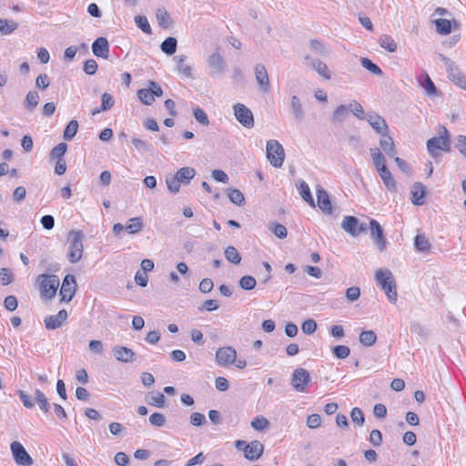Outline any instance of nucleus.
Listing matches in <instances>:
<instances>
[{"mask_svg":"<svg viewBox=\"0 0 466 466\" xmlns=\"http://www.w3.org/2000/svg\"><path fill=\"white\" fill-rule=\"evenodd\" d=\"M427 149L432 157L439 156V150L450 151V135L445 127H440L439 137H433L427 141Z\"/></svg>","mask_w":466,"mask_h":466,"instance_id":"obj_1","label":"nucleus"},{"mask_svg":"<svg viewBox=\"0 0 466 466\" xmlns=\"http://www.w3.org/2000/svg\"><path fill=\"white\" fill-rule=\"evenodd\" d=\"M39 291L45 299H51L56 296L59 286V278L56 275L41 274L37 277Z\"/></svg>","mask_w":466,"mask_h":466,"instance_id":"obj_2","label":"nucleus"},{"mask_svg":"<svg viewBox=\"0 0 466 466\" xmlns=\"http://www.w3.org/2000/svg\"><path fill=\"white\" fill-rule=\"evenodd\" d=\"M68 238L71 241L67 258L71 263L78 262L83 256V238L82 231L72 229L68 233Z\"/></svg>","mask_w":466,"mask_h":466,"instance_id":"obj_3","label":"nucleus"},{"mask_svg":"<svg viewBox=\"0 0 466 466\" xmlns=\"http://www.w3.org/2000/svg\"><path fill=\"white\" fill-rule=\"evenodd\" d=\"M267 157L274 167H281L285 159V151L278 140H268L266 147Z\"/></svg>","mask_w":466,"mask_h":466,"instance_id":"obj_4","label":"nucleus"},{"mask_svg":"<svg viewBox=\"0 0 466 466\" xmlns=\"http://www.w3.org/2000/svg\"><path fill=\"white\" fill-rule=\"evenodd\" d=\"M341 228L351 237H358L368 229L366 223L360 222L359 218L353 216H345L341 222Z\"/></svg>","mask_w":466,"mask_h":466,"instance_id":"obj_5","label":"nucleus"},{"mask_svg":"<svg viewBox=\"0 0 466 466\" xmlns=\"http://www.w3.org/2000/svg\"><path fill=\"white\" fill-rule=\"evenodd\" d=\"M310 382L309 371L303 368H297L291 377L292 388L298 392H306Z\"/></svg>","mask_w":466,"mask_h":466,"instance_id":"obj_6","label":"nucleus"},{"mask_svg":"<svg viewBox=\"0 0 466 466\" xmlns=\"http://www.w3.org/2000/svg\"><path fill=\"white\" fill-rule=\"evenodd\" d=\"M12 455L15 463L19 466H31L34 460L19 441H13L10 445Z\"/></svg>","mask_w":466,"mask_h":466,"instance_id":"obj_7","label":"nucleus"},{"mask_svg":"<svg viewBox=\"0 0 466 466\" xmlns=\"http://www.w3.org/2000/svg\"><path fill=\"white\" fill-rule=\"evenodd\" d=\"M234 116L236 119L245 127L251 128L254 127V116L252 111L241 103L233 106Z\"/></svg>","mask_w":466,"mask_h":466,"instance_id":"obj_8","label":"nucleus"},{"mask_svg":"<svg viewBox=\"0 0 466 466\" xmlns=\"http://www.w3.org/2000/svg\"><path fill=\"white\" fill-rule=\"evenodd\" d=\"M76 289V278L73 275H66L62 282L60 289L61 300L69 302L73 299Z\"/></svg>","mask_w":466,"mask_h":466,"instance_id":"obj_9","label":"nucleus"},{"mask_svg":"<svg viewBox=\"0 0 466 466\" xmlns=\"http://www.w3.org/2000/svg\"><path fill=\"white\" fill-rule=\"evenodd\" d=\"M208 65L212 75H223L227 69V62L218 52L208 56Z\"/></svg>","mask_w":466,"mask_h":466,"instance_id":"obj_10","label":"nucleus"},{"mask_svg":"<svg viewBox=\"0 0 466 466\" xmlns=\"http://www.w3.org/2000/svg\"><path fill=\"white\" fill-rule=\"evenodd\" d=\"M365 120H367L370 126L380 135L389 131L386 120L379 114L368 112L365 115Z\"/></svg>","mask_w":466,"mask_h":466,"instance_id":"obj_11","label":"nucleus"},{"mask_svg":"<svg viewBox=\"0 0 466 466\" xmlns=\"http://www.w3.org/2000/svg\"><path fill=\"white\" fill-rule=\"evenodd\" d=\"M370 238L374 240V242L377 244L380 251H383L386 248V239L383 235V229L380 223L371 218L370 220Z\"/></svg>","mask_w":466,"mask_h":466,"instance_id":"obj_12","label":"nucleus"},{"mask_svg":"<svg viewBox=\"0 0 466 466\" xmlns=\"http://www.w3.org/2000/svg\"><path fill=\"white\" fill-rule=\"evenodd\" d=\"M237 358V352L232 347L219 348L216 352V360L220 366L233 364Z\"/></svg>","mask_w":466,"mask_h":466,"instance_id":"obj_13","label":"nucleus"},{"mask_svg":"<svg viewBox=\"0 0 466 466\" xmlns=\"http://www.w3.org/2000/svg\"><path fill=\"white\" fill-rule=\"evenodd\" d=\"M263 451V444L258 441H254L245 446L244 455L246 459L254 461L258 460L262 456Z\"/></svg>","mask_w":466,"mask_h":466,"instance_id":"obj_14","label":"nucleus"},{"mask_svg":"<svg viewBox=\"0 0 466 466\" xmlns=\"http://www.w3.org/2000/svg\"><path fill=\"white\" fill-rule=\"evenodd\" d=\"M316 194H317V201L319 208L325 213V214H331L332 213V206L331 202L329 197V194L327 191L321 187L318 186L316 187Z\"/></svg>","mask_w":466,"mask_h":466,"instance_id":"obj_15","label":"nucleus"},{"mask_svg":"<svg viewBox=\"0 0 466 466\" xmlns=\"http://www.w3.org/2000/svg\"><path fill=\"white\" fill-rule=\"evenodd\" d=\"M92 52L97 57L107 58L109 45L106 37H98L92 44Z\"/></svg>","mask_w":466,"mask_h":466,"instance_id":"obj_16","label":"nucleus"},{"mask_svg":"<svg viewBox=\"0 0 466 466\" xmlns=\"http://www.w3.org/2000/svg\"><path fill=\"white\" fill-rule=\"evenodd\" d=\"M67 319L66 309H61L56 315H50L45 319V325L47 329H56L63 325Z\"/></svg>","mask_w":466,"mask_h":466,"instance_id":"obj_17","label":"nucleus"},{"mask_svg":"<svg viewBox=\"0 0 466 466\" xmlns=\"http://www.w3.org/2000/svg\"><path fill=\"white\" fill-rule=\"evenodd\" d=\"M114 357L121 362H132L136 353L129 348L124 346H116L112 350Z\"/></svg>","mask_w":466,"mask_h":466,"instance_id":"obj_18","label":"nucleus"},{"mask_svg":"<svg viewBox=\"0 0 466 466\" xmlns=\"http://www.w3.org/2000/svg\"><path fill=\"white\" fill-rule=\"evenodd\" d=\"M449 79L456 86L466 90V76L460 70L457 65L452 66V70L447 71Z\"/></svg>","mask_w":466,"mask_h":466,"instance_id":"obj_19","label":"nucleus"},{"mask_svg":"<svg viewBox=\"0 0 466 466\" xmlns=\"http://www.w3.org/2000/svg\"><path fill=\"white\" fill-rule=\"evenodd\" d=\"M255 76L261 89L268 91L269 88V80L266 67L263 65L258 64L255 66Z\"/></svg>","mask_w":466,"mask_h":466,"instance_id":"obj_20","label":"nucleus"},{"mask_svg":"<svg viewBox=\"0 0 466 466\" xmlns=\"http://www.w3.org/2000/svg\"><path fill=\"white\" fill-rule=\"evenodd\" d=\"M411 202L416 206H421L424 203L426 188L420 182H415L410 190Z\"/></svg>","mask_w":466,"mask_h":466,"instance_id":"obj_21","label":"nucleus"},{"mask_svg":"<svg viewBox=\"0 0 466 466\" xmlns=\"http://www.w3.org/2000/svg\"><path fill=\"white\" fill-rule=\"evenodd\" d=\"M290 109L296 121H303L305 117V111L300 98L296 95H293L290 98Z\"/></svg>","mask_w":466,"mask_h":466,"instance_id":"obj_22","label":"nucleus"},{"mask_svg":"<svg viewBox=\"0 0 466 466\" xmlns=\"http://www.w3.org/2000/svg\"><path fill=\"white\" fill-rule=\"evenodd\" d=\"M381 137L380 139V146L382 150L390 157H395L397 154V150L395 148V145L392 137L386 133L380 134Z\"/></svg>","mask_w":466,"mask_h":466,"instance_id":"obj_23","label":"nucleus"},{"mask_svg":"<svg viewBox=\"0 0 466 466\" xmlns=\"http://www.w3.org/2000/svg\"><path fill=\"white\" fill-rule=\"evenodd\" d=\"M455 28L459 27V23L456 20H448L444 18H439L435 20L436 31L440 35H449L451 32V25Z\"/></svg>","mask_w":466,"mask_h":466,"instance_id":"obj_24","label":"nucleus"},{"mask_svg":"<svg viewBox=\"0 0 466 466\" xmlns=\"http://www.w3.org/2000/svg\"><path fill=\"white\" fill-rule=\"evenodd\" d=\"M375 279L381 289L386 288L390 281L394 280L393 275L390 269H378L375 274Z\"/></svg>","mask_w":466,"mask_h":466,"instance_id":"obj_25","label":"nucleus"},{"mask_svg":"<svg viewBox=\"0 0 466 466\" xmlns=\"http://www.w3.org/2000/svg\"><path fill=\"white\" fill-rule=\"evenodd\" d=\"M370 156L378 173L388 168L385 164V157L379 148H370Z\"/></svg>","mask_w":466,"mask_h":466,"instance_id":"obj_26","label":"nucleus"},{"mask_svg":"<svg viewBox=\"0 0 466 466\" xmlns=\"http://www.w3.org/2000/svg\"><path fill=\"white\" fill-rule=\"evenodd\" d=\"M186 55H179L174 57V60L177 62V70L183 74L186 77H192V68L188 65H185L184 62L187 60Z\"/></svg>","mask_w":466,"mask_h":466,"instance_id":"obj_27","label":"nucleus"},{"mask_svg":"<svg viewBox=\"0 0 466 466\" xmlns=\"http://www.w3.org/2000/svg\"><path fill=\"white\" fill-rule=\"evenodd\" d=\"M177 41L173 36L167 37L160 45L161 51L167 55L172 56L176 53Z\"/></svg>","mask_w":466,"mask_h":466,"instance_id":"obj_28","label":"nucleus"},{"mask_svg":"<svg viewBox=\"0 0 466 466\" xmlns=\"http://www.w3.org/2000/svg\"><path fill=\"white\" fill-rule=\"evenodd\" d=\"M175 175L181 183L188 184L195 177L196 170L193 167H185L178 169Z\"/></svg>","mask_w":466,"mask_h":466,"instance_id":"obj_29","label":"nucleus"},{"mask_svg":"<svg viewBox=\"0 0 466 466\" xmlns=\"http://www.w3.org/2000/svg\"><path fill=\"white\" fill-rule=\"evenodd\" d=\"M144 227V223L141 218L136 217L127 220V225L125 226L126 230L129 234H137L142 230Z\"/></svg>","mask_w":466,"mask_h":466,"instance_id":"obj_30","label":"nucleus"},{"mask_svg":"<svg viewBox=\"0 0 466 466\" xmlns=\"http://www.w3.org/2000/svg\"><path fill=\"white\" fill-rule=\"evenodd\" d=\"M379 174L387 189L390 192H396L397 186L390 171L387 168L386 170L379 172Z\"/></svg>","mask_w":466,"mask_h":466,"instance_id":"obj_31","label":"nucleus"},{"mask_svg":"<svg viewBox=\"0 0 466 466\" xmlns=\"http://www.w3.org/2000/svg\"><path fill=\"white\" fill-rule=\"evenodd\" d=\"M379 43L380 47L384 48L390 53H394L397 51V43L395 40L389 35H382L379 39Z\"/></svg>","mask_w":466,"mask_h":466,"instance_id":"obj_32","label":"nucleus"},{"mask_svg":"<svg viewBox=\"0 0 466 466\" xmlns=\"http://www.w3.org/2000/svg\"><path fill=\"white\" fill-rule=\"evenodd\" d=\"M34 398H35V402L38 404L39 409L43 412L47 413L49 411L50 405H49L48 400L46 397V395L44 394V392L38 389L35 390Z\"/></svg>","mask_w":466,"mask_h":466,"instance_id":"obj_33","label":"nucleus"},{"mask_svg":"<svg viewBox=\"0 0 466 466\" xmlns=\"http://www.w3.org/2000/svg\"><path fill=\"white\" fill-rule=\"evenodd\" d=\"M18 27V23L14 20H7L0 18V34L9 35L15 31Z\"/></svg>","mask_w":466,"mask_h":466,"instance_id":"obj_34","label":"nucleus"},{"mask_svg":"<svg viewBox=\"0 0 466 466\" xmlns=\"http://www.w3.org/2000/svg\"><path fill=\"white\" fill-rule=\"evenodd\" d=\"M39 102V95L36 91L31 90L29 91L25 99V107L29 110L33 111Z\"/></svg>","mask_w":466,"mask_h":466,"instance_id":"obj_35","label":"nucleus"},{"mask_svg":"<svg viewBox=\"0 0 466 466\" xmlns=\"http://www.w3.org/2000/svg\"><path fill=\"white\" fill-rule=\"evenodd\" d=\"M299 190L303 200L309 203L311 207H315L314 199L312 198L309 187L305 181L302 180L299 182Z\"/></svg>","mask_w":466,"mask_h":466,"instance_id":"obj_36","label":"nucleus"},{"mask_svg":"<svg viewBox=\"0 0 466 466\" xmlns=\"http://www.w3.org/2000/svg\"><path fill=\"white\" fill-rule=\"evenodd\" d=\"M414 247L420 252H427L431 248V243L424 235H417L414 238Z\"/></svg>","mask_w":466,"mask_h":466,"instance_id":"obj_37","label":"nucleus"},{"mask_svg":"<svg viewBox=\"0 0 466 466\" xmlns=\"http://www.w3.org/2000/svg\"><path fill=\"white\" fill-rule=\"evenodd\" d=\"M377 340V335L373 330H365L360 334V342L365 347L372 346Z\"/></svg>","mask_w":466,"mask_h":466,"instance_id":"obj_38","label":"nucleus"},{"mask_svg":"<svg viewBox=\"0 0 466 466\" xmlns=\"http://www.w3.org/2000/svg\"><path fill=\"white\" fill-rule=\"evenodd\" d=\"M225 257L228 261L233 264H239L241 262V256L237 248L233 246H228L224 251Z\"/></svg>","mask_w":466,"mask_h":466,"instance_id":"obj_39","label":"nucleus"},{"mask_svg":"<svg viewBox=\"0 0 466 466\" xmlns=\"http://www.w3.org/2000/svg\"><path fill=\"white\" fill-rule=\"evenodd\" d=\"M228 197L232 203L238 207H241L245 204V198L243 193L237 188L228 189Z\"/></svg>","mask_w":466,"mask_h":466,"instance_id":"obj_40","label":"nucleus"},{"mask_svg":"<svg viewBox=\"0 0 466 466\" xmlns=\"http://www.w3.org/2000/svg\"><path fill=\"white\" fill-rule=\"evenodd\" d=\"M311 66L325 79H330V74L329 73L328 66L319 59L311 60Z\"/></svg>","mask_w":466,"mask_h":466,"instance_id":"obj_41","label":"nucleus"},{"mask_svg":"<svg viewBox=\"0 0 466 466\" xmlns=\"http://www.w3.org/2000/svg\"><path fill=\"white\" fill-rule=\"evenodd\" d=\"M157 20L158 25L163 28H169L172 25V20L168 15V13L164 9H157Z\"/></svg>","mask_w":466,"mask_h":466,"instance_id":"obj_42","label":"nucleus"},{"mask_svg":"<svg viewBox=\"0 0 466 466\" xmlns=\"http://www.w3.org/2000/svg\"><path fill=\"white\" fill-rule=\"evenodd\" d=\"M137 96L139 100L147 106H150L155 101V97L153 96V94L151 92L150 87L147 88H142L137 91Z\"/></svg>","mask_w":466,"mask_h":466,"instance_id":"obj_43","label":"nucleus"},{"mask_svg":"<svg viewBox=\"0 0 466 466\" xmlns=\"http://www.w3.org/2000/svg\"><path fill=\"white\" fill-rule=\"evenodd\" d=\"M66 150L67 145L64 142H61L51 150L49 157L51 159H64L63 157L66 154Z\"/></svg>","mask_w":466,"mask_h":466,"instance_id":"obj_44","label":"nucleus"},{"mask_svg":"<svg viewBox=\"0 0 466 466\" xmlns=\"http://www.w3.org/2000/svg\"><path fill=\"white\" fill-rule=\"evenodd\" d=\"M349 115V106L340 105L335 108L332 114V120L342 122Z\"/></svg>","mask_w":466,"mask_h":466,"instance_id":"obj_45","label":"nucleus"},{"mask_svg":"<svg viewBox=\"0 0 466 466\" xmlns=\"http://www.w3.org/2000/svg\"><path fill=\"white\" fill-rule=\"evenodd\" d=\"M360 64L365 69H367L368 71H370V73H372L376 76H380L383 74L382 70L376 64H374L370 59H369L367 57L361 58Z\"/></svg>","mask_w":466,"mask_h":466,"instance_id":"obj_46","label":"nucleus"},{"mask_svg":"<svg viewBox=\"0 0 466 466\" xmlns=\"http://www.w3.org/2000/svg\"><path fill=\"white\" fill-rule=\"evenodd\" d=\"M78 130V122L76 120H71L64 130V138L66 140H71Z\"/></svg>","mask_w":466,"mask_h":466,"instance_id":"obj_47","label":"nucleus"},{"mask_svg":"<svg viewBox=\"0 0 466 466\" xmlns=\"http://www.w3.org/2000/svg\"><path fill=\"white\" fill-rule=\"evenodd\" d=\"M382 289L384 290L388 299L392 303H396L398 295L395 279L390 281L386 288H383Z\"/></svg>","mask_w":466,"mask_h":466,"instance_id":"obj_48","label":"nucleus"},{"mask_svg":"<svg viewBox=\"0 0 466 466\" xmlns=\"http://www.w3.org/2000/svg\"><path fill=\"white\" fill-rule=\"evenodd\" d=\"M238 285L242 289L245 290H251L253 289L257 285V280L252 276H243L239 281Z\"/></svg>","mask_w":466,"mask_h":466,"instance_id":"obj_49","label":"nucleus"},{"mask_svg":"<svg viewBox=\"0 0 466 466\" xmlns=\"http://www.w3.org/2000/svg\"><path fill=\"white\" fill-rule=\"evenodd\" d=\"M166 183L171 193L176 194L179 191L181 182L176 175L167 177Z\"/></svg>","mask_w":466,"mask_h":466,"instance_id":"obj_50","label":"nucleus"},{"mask_svg":"<svg viewBox=\"0 0 466 466\" xmlns=\"http://www.w3.org/2000/svg\"><path fill=\"white\" fill-rule=\"evenodd\" d=\"M135 23L138 28H140L146 34H151V27L145 15H137L135 17Z\"/></svg>","mask_w":466,"mask_h":466,"instance_id":"obj_51","label":"nucleus"},{"mask_svg":"<svg viewBox=\"0 0 466 466\" xmlns=\"http://www.w3.org/2000/svg\"><path fill=\"white\" fill-rule=\"evenodd\" d=\"M269 229L279 238H285L288 231L284 225L272 222L269 224Z\"/></svg>","mask_w":466,"mask_h":466,"instance_id":"obj_52","label":"nucleus"},{"mask_svg":"<svg viewBox=\"0 0 466 466\" xmlns=\"http://www.w3.org/2000/svg\"><path fill=\"white\" fill-rule=\"evenodd\" d=\"M149 423L156 427H163L166 424V417L159 412L152 413L148 418Z\"/></svg>","mask_w":466,"mask_h":466,"instance_id":"obj_53","label":"nucleus"},{"mask_svg":"<svg viewBox=\"0 0 466 466\" xmlns=\"http://www.w3.org/2000/svg\"><path fill=\"white\" fill-rule=\"evenodd\" d=\"M351 420L358 426H362L365 420L364 413L360 408H353L350 411Z\"/></svg>","mask_w":466,"mask_h":466,"instance_id":"obj_54","label":"nucleus"},{"mask_svg":"<svg viewBox=\"0 0 466 466\" xmlns=\"http://www.w3.org/2000/svg\"><path fill=\"white\" fill-rule=\"evenodd\" d=\"M332 352L338 359L343 360L350 355V350L348 346L337 345L333 348Z\"/></svg>","mask_w":466,"mask_h":466,"instance_id":"obj_55","label":"nucleus"},{"mask_svg":"<svg viewBox=\"0 0 466 466\" xmlns=\"http://www.w3.org/2000/svg\"><path fill=\"white\" fill-rule=\"evenodd\" d=\"M349 110H350L352 114L356 116L358 118L365 119L366 114H364L363 107L359 102L353 101L352 103H350L349 105Z\"/></svg>","mask_w":466,"mask_h":466,"instance_id":"obj_56","label":"nucleus"},{"mask_svg":"<svg viewBox=\"0 0 466 466\" xmlns=\"http://www.w3.org/2000/svg\"><path fill=\"white\" fill-rule=\"evenodd\" d=\"M251 427L257 431H263L264 429L268 428V424H269V421L262 417V416H258V417H256L252 421H251Z\"/></svg>","mask_w":466,"mask_h":466,"instance_id":"obj_57","label":"nucleus"},{"mask_svg":"<svg viewBox=\"0 0 466 466\" xmlns=\"http://www.w3.org/2000/svg\"><path fill=\"white\" fill-rule=\"evenodd\" d=\"M309 46H310L311 50H313L314 52H316L319 55H321V56L328 55V50L326 49V47L324 46L322 42H320L319 40H317V39L310 40Z\"/></svg>","mask_w":466,"mask_h":466,"instance_id":"obj_58","label":"nucleus"},{"mask_svg":"<svg viewBox=\"0 0 466 466\" xmlns=\"http://www.w3.org/2000/svg\"><path fill=\"white\" fill-rule=\"evenodd\" d=\"M193 115H194V117L196 118V120L203 125V126H208L209 121H208V117L207 116V114L204 112V110H202L201 108L198 107V108H195L194 111H193Z\"/></svg>","mask_w":466,"mask_h":466,"instance_id":"obj_59","label":"nucleus"},{"mask_svg":"<svg viewBox=\"0 0 466 466\" xmlns=\"http://www.w3.org/2000/svg\"><path fill=\"white\" fill-rule=\"evenodd\" d=\"M301 329L305 334L310 335L316 331L317 323L314 319H307L302 323Z\"/></svg>","mask_w":466,"mask_h":466,"instance_id":"obj_60","label":"nucleus"},{"mask_svg":"<svg viewBox=\"0 0 466 466\" xmlns=\"http://www.w3.org/2000/svg\"><path fill=\"white\" fill-rule=\"evenodd\" d=\"M370 442L375 446L380 447L382 443V434L379 430H372L369 437Z\"/></svg>","mask_w":466,"mask_h":466,"instance_id":"obj_61","label":"nucleus"},{"mask_svg":"<svg viewBox=\"0 0 466 466\" xmlns=\"http://www.w3.org/2000/svg\"><path fill=\"white\" fill-rule=\"evenodd\" d=\"M189 420L191 425L197 427L202 426L207 421L205 416L202 413L197 411L191 413Z\"/></svg>","mask_w":466,"mask_h":466,"instance_id":"obj_62","label":"nucleus"},{"mask_svg":"<svg viewBox=\"0 0 466 466\" xmlns=\"http://www.w3.org/2000/svg\"><path fill=\"white\" fill-rule=\"evenodd\" d=\"M84 72L86 75L93 76L97 71V63L94 59H88L84 64Z\"/></svg>","mask_w":466,"mask_h":466,"instance_id":"obj_63","label":"nucleus"},{"mask_svg":"<svg viewBox=\"0 0 466 466\" xmlns=\"http://www.w3.org/2000/svg\"><path fill=\"white\" fill-rule=\"evenodd\" d=\"M50 85V78L46 74L39 75L35 79L37 88L45 90Z\"/></svg>","mask_w":466,"mask_h":466,"instance_id":"obj_64","label":"nucleus"}]
</instances>
